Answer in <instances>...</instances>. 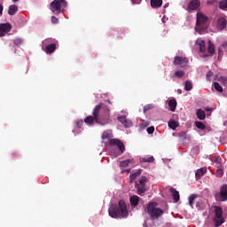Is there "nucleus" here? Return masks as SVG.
<instances>
[{
    "label": "nucleus",
    "mask_w": 227,
    "mask_h": 227,
    "mask_svg": "<svg viewBox=\"0 0 227 227\" xmlns=\"http://www.w3.org/2000/svg\"><path fill=\"white\" fill-rule=\"evenodd\" d=\"M108 214L114 219H123L129 217V210L125 200H121L118 205L112 204L108 208Z\"/></svg>",
    "instance_id": "f03ea898"
},
{
    "label": "nucleus",
    "mask_w": 227,
    "mask_h": 227,
    "mask_svg": "<svg viewBox=\"0 0 227 227\" xmlns=\"http://www.w3.org/2000/svg\"><path fill=\"white\" fill-rule=\"evenodd\" d=\"M66 6H67L66 0H53L50 4V10L55 15H59V13H61V12L65 10Z\"/></svg>",
    "instance_id": "20e7f679"
},
{
    "label": "nucleus",
    "mask_w": 227,
    "mask_h": 227,
    "mask_svg": "<svg viewBox=\"0 0 227 227\" xmlns=\"http://www.w3.org/2000/svg\"><path fill=\"white\" fill-rule=\"evenodd\" d=\"M197 20H196V27L195 31L200 35H202L203 32L207 29V23L208 22V17H207L203 12H197Z\"/></svg>",
    "instance_id": "7ed1b4c3"
},
{
    "label": "nucleus",
    "mask_w": 227,
    "mask_h": 227,
    "mask_svg": "<svg viewBox=\"0 0 227 227\" xmlns=\"http://www.w3.org/2000/svg\"><path fill=\"white\" fill-rule=\"evenodd\" d=\"M144 227H148V223L146 222L144 223L143 224Z\"/></svg>",
    "instance_id": "3c124183"
},
{
    "label": "nucleus",
    "mask_w": 227,
    "mask_h": 227,
    "mask_svg": "<svg viewBox=\"0 0 227 227\" xmlns=\"http://www.w3.org/2000/svg\"><path fill=\"white\" fill-rule=\"evenodd\" d=\"M83 123L84 122L82 121V120H80L76 122V126L78 127V129H82Z\"/></svg>",
    "instance_id": "a18cd8bd"
},
{
    "label": "nucleus",
    "mask_w": 227,
    "mask_h": 227,
    "mask_svg": "<svg viewBox=\"0 0 227 227\" xmlns=\"http://www.w3.org/2000/svg\"><path fill=\"white\" fill-rule=\"evenodd\" d=\"M184 75H185V72L182 71V70H176L174 74L172 75L173 79H182V77H184Z\"/></svg>",
    "instance_id": "4be33fe9"
},
{
    "label": "nucleus",
    "mask_w": 227,
    "mask_h": 227,
    "mask_svg": "<svg viewBox=\"0 0 227 227\" xmlns=\"http://www.w3.org/2000/svg\"><path fill=\"white\" fill-rule=\"evenodd\" d=\"M0 15H3V4H0Z\"/></svg>",
    "instance_id": "09e8293b"
},
{
    "label": "nucleus",
    "mask_w": 227,
    "mask_h": 227,
    "mask_svg": "<svg viewBox=\"0 0 227 227\" xmlns=\"http://www.w3.org/2000/svg\"><path fill=\"white\" fill-rule=\"evenodd\" d=\"M147 213L151 216L152 220L154 221V219H159V217L164 214V210L160 207H156L155 204L151 202L147 206Z\"/></svg>",
    "instance_id": "39448f33"
},
{
    "label": "nucleus",
    "mask_w": 227,
    "mask_h": 227,
    "mask_svg": "<svg viewBox=\"0 0 227 227\" xmlns=\"http://www.w3.org/2000/svg\"><path fill=\"white\" fill-rule=\"evenodd\" d=\"M226 48H227V43H223L218 48V56H221V54H223V51H226Z\"/></svg>",
    "instance_id": "c756f323"
},
{
    "label": "nucleus",
    "mask_w": 227,
    "mask_h": 227,
    "mask_svg": "<svg viewBox=\"0 0 227 227\" xmlns=\"http://www.w3.org/2000/svg\"><path fill=\"white\" fill-rule=\"evenodd\" d=\"M168 127L172 129V130H175L178 127V122H176V121H169Z\"/></svg>",
    "instance_id": "2f4dec72"
},
{
    "label": "nucleus",
    "mask_w": 227,
    "mask_h": 227,
    "mask_svg": "<svg viewBox=\"0 0 227 227\" xmlns=\"http://www.w3.org/2000/svg\"><path fill=\"white\" fill-rule=\"evenodd\" d=\"M217 81H219V82L223 83V86H226V84H227V77L226 76H220L217 78Z\"/></svg>",
    "instance_id": "c9c22d12"
},
{
    "label": "nucleus",
    "mask_w": 227,
    "mask_h": 227,
    "mask_svg": "<svg viewBox=\"0 0 227 227\" xmlns=\"http://www.w3.org/2000/svg\"><path fill=\"white\" fill-rule=\"evenodd\" d=\"M137 171H141V169H137Z\"/></svg>",
    "instance_id": "052dcab7"
},
{
    "label": "nucleus",
    "mask_w": 227,
    "mask_h": 227,
    "mask_svg": "<svg viewBox=\"0 0 227 227\" xmlns=\"http://www.w3.org/2000/svg\"><path fill=\"white\" fill-rule=\"evenodd\" d=\"M207 52L209 55L205 54L204 58L215 54V45L210 40H208Z\"/></svg>",
    "instance_id": "4468645a"
},
{
    "label": "nucleus",
    "mask_w": 227,
    "mask_h": 227,
    "mask_svg": "<svg viewBox=\"0 0 227 227\" xmlns=\"http://www.w3.org/2000/svg\"><path fill=\"white\" fill-rule=\"evenodd\" d=\"M95 121V116H88L84 119V122L87 123V125H93V122Z\"/></svg>",
    "instance_id": "cd10ccee"
},
{
    "label": "nucleus",
    "mask_w": 227,
    "mask_h": 227,
    "mask_svg": "<svg viewBox=\"0 0 227 227\" xmlns=\"http://www.w3.org/2000/svg\"><path fill=\"white\" fill-rule=\"evenodd\" d=\"M179 93H182V90H179Z\"/></svg>",
    "instance_id": "bf43d9fd"
},
{
    "label": "nucleus",
    "mask_w": 227,
    "mask_h": 227,
    "mask_svg": "<svg viewBox=\"0 0 227 227\" xmlns=\"http://www.w3.org/2000/svg\"><path fill=\"white\" fill-rule=\"evenodd\" d=\"M179 137H187V133H185V132H181V133L179 134Z\"/></svg>",
    "instance_id": "de8ad7c7"
},
{
    "label": "nucleus",
    "mask_w": 227,
    "mask_h": 227,
    "mask_svg": "<svg viewBox=\"0 0 227 227\" xmlns=\"http://www.w3.org/2000/svg\"><path fill=\"white\" fill-rule=\"evenodd\" d=\"M197 171H207V168H198Z\"/></svg>",
    "instance_id": "8fccbe9b"
},
{
    "label": "nucleus",
    "mask_w": 227,
    "mask_h": 227,
    "mask_svg": "<svg viewBox=\"0 0 227 227\" xmlns=\"http://www.w3.org/2000/svg\"><path fill=\"white\" fill-rule=\"evenodd\" d=\"M162 6V0H151V7L154 10Z\"/></svg>",
    "instance_id": "6ab92c4d"
},
{
    "label": "nucleus",
    "mask_w": 227,
    "mask_h": 227,
    "mask_svg": "<svg viewBox=\"0 0 227 227\" xmlns=\"http://www.w3.org/2000/svg\"><path fill=\"white\" fill-rule=\"evenodd\" d=\"M12 31V24L2 23L0 24V36H5Z\"/></svg>",
    "instance_id": "9d476101"
},
{
    "label": "nucleus",
    "mask_w": 227,
    "mask_h": 227,
    "mask_svg": "<svg viewBox=\"0 0 227 227\" xmlns=\"http://www.w3.org/2000/svg\"><path fill=\"white\" fill-rule=\"evenodd\" d=\"M137 194H139L141 196V194H145V192H146V185L145 184H140L137 189Z\"/></svg>",
    "instance_id": "a878e982"
},
{
    "label": "nucleus",
    "mask_w": 227,
    "mask_h": 227,
    "mask_svg": "<svg viewBox=\"0 0 227 227\" xmlns=\"http://www.w3.org/2000/svg\"><path fill=\"white\" fill-rule=\"evenodd\" d=\"M107 103L111 104V100H106Z\"/></svg>",
    "instance_id": "6e6d98bb"
},
{
    "label": "nucleus",
    "mask_w": 227,
    "mask_h": 227,
    "mask_svg": "<svg viewBox=\"0 0 227 227\" xmlns=\"http://www.w3.org/2000/svg\"><path fill=\"white\" fill-rule=\"evenodd\" d=\"M56 51V43L48 44L45 47V52L46 54H52Z\"/></svg>",
    "instance_id": "aec40b11"
},
{
    "label": "nucleus",
    "mask_w": 227,
    "mask_h": 227,
    "mask_svg": "<svg viewBox=\"0 0 227 227\" xmlns=\"http://www.w3.org/2000/svg\"><path fill=\"white\" fill-rule=\"evenodd\" d=\"M23 42L24 41L22 40V38H19V37L13 40V43L16 47H20Z\"/></svg>",
    "instance_id": "72a5a7b5"
},
{
    "label": "nucleus",
    "mask_w": 227,
    "mask_h": 227,
    "mask_svg": "<svg viewBox=\"0 0 227 227\" xmlns=\"http://www.w3.org/2000/svg\"><path fill=\"white\" fill-rule=\"evenodd\" d=\"M185 91H191L192 90V82L187 80L184 83Z\"/></svg>",
    "instance_id": "c85d7f7f"
},
{
    "label": "nucleus",
    "mask_w": 227,
    "mask_h": 227,
    "mask_svg": "<svg viewBox=\"0 0 227 227\" xmlns=\"http://www.w3.org/2000/svg\"><path fill=\"white\" fill-rule=\"evenodd\" d=\"M201 6V2L200 0H192L188 4V10L190 12H194L195 10H198Z\"/></svg>",
    "instance_id": "f8f14e48"
},
{
    "label": "nucleus",
    "mask_w": 227,
    "mask_h": 227,
    "mask_svg": "<svg viewBox=\"0 0 227 227\" xmlns=\"http://www.w3.org/2000/svg\"><path fill=\"white\" fill-rule=\"evenodd\" d=\"M187 63H189V59L186 57L176 56L174 59L173 64L176 67H179V68H184V67H187Z\"/></svg>",
    "instance_id": "6e6552de"
},
{
    "label": "nucleus",
    "mask_w": 227,
    "mask_h": 227,
    "mask_svg": "<svg viewBox=\"0 0 227 227\" xmlns=\"http://www.w3.org/2000/svg\"><path fill=\"white\" fill-rule=\"evenodd\" d=\"M195 127H197V129H200V130H205V129H207V126L205 125V123L200 121H195Z\"/></svg>",
    "instance_id": "bb28decb"
},
{
    "label": "nucleus",
    "mask_w": 227,
    "mask_h": 227,
    "mask_svg": "<svg viewBox=\"0 0 227 227\" xmlns=\"http://www.w3.org/2000/svg\"><path fill=\"white\" fill-rule=\"evenodd\" d=\"M51 22L52 24H58V22H59V20H58L56 16H51Z\"/></svg>",
    "instance_id": "c03bdc74"
},
{
    "label": "nucleus",
    "mask_w": 227,
    "mask_h": 227,
    "mask_svg": "<svg viewBox=\"0 0 227 227\" xmlns=\"http://www.w3.org/2000/svg\"><path fill=\"white\" fill-rule=\"evenodd\" d=\"M17 1H19V0H12L13 3H17Z\"/></svg>",
    "instance_id": "5fc2aeb1"
},
{
    "label": "nucleus",
    "mask_w": 227,
    "mask_h": 227,
    "mask_svg": "<svg viewBox=\"0 0 227 227\" xmlns=\"http://www.w3.org/2000/svg\"><path fill=\"white\" fill-rule=\"evenodd\" d=\"M227 20L226 16H222L217 20V27L219 29H226Z\"/></svg>",
    "instance_id": "ddd939ff"
},
{
    "label": "nucleus",
    "mask_w": 227,
    "mask_h": 227,
    "mask_svg": "<svg viewBox=\"0 0 227 227\" xmlns=\"http://www.w3.org/2000/svg\"><path fill=\"white\" fill-rule=\"evenodd\" d=\"M148 125H149L148 123H145V127H148Z\"/></svg>",
    "instance_id": "4d7b16f0"
},
{
    "label": "nucleus",
    "mask_w": 227,
    "mask_h": 227,
    "mask_svg": "<svg viewBox=\"0 0 227 227\" xmlns=\"http://www.w3.org/2000/svg\"><path fill=\"white\" fill-rule=\"evenodd\" d=\"M213 84H214L215 90H216V91H219V93H223V91H224L223 89V86H221V84H219V82H215Z\"/></svg>",
    "instance_id": "7c9ffc66"
},
{
    "label": "nucleus",
    "mask_w": 227,
    "mask_h": 227,
    "mask_svg": "<svg viewBox=\"0 0 227 227\" xmlns=\"http://www.w3.org/2000/svg\"><path fill=\"white\" fill-rule=\"evenodd\" d=\"M196 44L200 47V52H201L202 54H205V52H207V44L205 41L198 39L196 41Z\"/></svg>",
    "instance_id": "dca6fc26"
},
{
    "label": "nucleus",
    "mask_w": 227,
    "mask_h": 227,
    "mask_svg": "<svg viewBox=\"0 0 227 227\" xmlns=\"http://www.w3.org/2000/svg\"><path fill=\"white\" fill-rule=\"evenodd\" d=\"M103 139H111V133L109 131H105L102 135Z\"/></svg>",
    "instance_id": "4c0bfd02"
},
{
    "label": "nucleus",
    "mask_w": 227,
    "mask_h": 227,
    "mask_svg": "<svg viewBox=\"0 0 227 227\" xmlns=\"http://www.w3.org/2000/svg\"><path fill=\"white\" fill-rule=\"evenodd\" d=\"M147 111H150V105L144 106V113H147Z\"/></svg>",
    "instance_id": "49530a36"
},
{
    "label": "nucleus",
    "mask_w": 227,
    "mask_h": 227,
    "mask_svg": "<svg viewBox=\"0 0 227 227\" xmlns=\"http://www.w3.org/2000/svg\"><path fill=\"white\" fill-rule=\"evenodd\" d=\"M213 175H215L216 176L221 178V176H223V175H224V172H223V171H216V172L213 173Z\"/></svg>",
    "instance_id": "37998d69"
},
{
    "label": "nucleus",
    "mask_w": 227,
    "mask_h": 227,
    "mask_svg": "<svg viewBox=\"0 0 227 227\" xmlns=\"http://www.w3.org/2000/svg\"><path fill=\"white\" fill-rule=\"evenodd\" d=\"M216 171H222V169L221 168H217Z\"/></svg>",
    "instance_id": "13d9d810"
},
{
    "label": "nucleus",
    "mask_w": 227,
    "mask_h": 227,
    "mask_svg": "<svg viewBox=\"0 0 227 227\" xmlns=\"http://www.w3.org/2000/svg\"><path fill=\"white\" fill-rule=\"evenodd\" d=\"M215 201L224 202L227 201V184L221 186L219 192L215 194Z\"/></svg>",
    "instance_id": "0eeeda50"
},
{
    "label": "nucleus",
    "mask_w": 227,
    "mask_h": 227,
    "mask_svg": "<svg viewBox=\"0 0 227 227\" xmlns=\"http://www.w3.org/2000/svg\"><path fill=\"white\" fill-rule=\"evenodd\" d=\"M140 185H146V176H141L139 179Z\"/></svg>",
    "instance_id": "58836bf2"
},
{
    "label": "nucleus",
    "mask_w": 227,
    "mask_h": 227,
    "mask_svg": "<svg viewBox=\"0 0 227 227\" xmlns=\"http://www.w3.org/2000/svg\"><path fill=\"white\" fill-rule=\"evenodd\" d=\"M205 173H207V171H197L195 173L196 179L200 180L201 178V176H203V175H205Z\"/></svg>",
    "instance_id": "e433bc0d"
},
{
    "label": "nucleus",
    "mask_w": 227,
    "mask_h": 227,
    "mask_svg": "<svg viewBox=\"0 0 227 227\" xmlns=\"http://www.w3.org/2000/svg\"><path fill=\"white\" fill-rule=\"evenodd\" d=\"M206 111H207V112L212 111V108L207 107V108H206Z\"/></svg>",
    "instance_id": "603ef678"
},
{
    "label": "nucleus",
    "mask_w": 227,
    "mask_h": 227,
    "mask_svg": "<svg viewBox=\"0 0 227 227\" xmlns=\"http://www.w3.org/2000/svg\"><path fill=\"white\" fill-rule=\"evenodd\" d=\"M196 114L199 120H205V118H207V114L201 109H198Z\"/></svg>",
    "instance_id": "b1692460"
},
{
    "label": "nucleus",
    "mask_w": 227,
    "mask_h": 227,
    "mask_svg": "<svg viewBox=\"0 0 227 227\" xmlns=\"http://www.w3.org/2000/svg\"><path fill=\"white\" fill-rule=\"evenodd\" d=\"M117 120H118V121L122 123V125H124V127H126V128L132 127V121H129L127 119V116H125V115L118 117Z\"/></svg>",
    "instance_id": "2eb2a0df"
},
{
    "label": "nucleus",
    "mask_w": 227,
    "mask_h": 227,
    "mask_svg": "<svg viewBox=\"0 0 227 227\" xmlns=\"http://www.w3.org/2000/svg\"><path fill=\"white\" fill-rule=\"evenodd\" d=\"M129 164H134V159H129L120 162L121 168H128Z\"/></svg>",
    "instance_id": "393cba45"
},
{
    "label": "nucleus",
    "mask_w": 227,
    "mask_h": 227,
    "mask_svg": "<svg viewBox=\"0 0 227 227\" xmlns=\"http://www.w3.org/2000/svg\"><path fill=\"white\" fill-rule=\"evenodd\" d=\"M169 191L173 196L175 203H178V201H180V192H178V191L173 187H171Z\"/></svg>",
    "instance_id": "f3484780"
},
{
    "label": "nucleus",
    "mask_w": 227,
    "mask_h": 227,
    "mask_svg": "<svg viewBox=\"0 0 227 227\" xmlns=\"http://www.w3.org/2000/svg\"><path fill=\"white\" fill-rule=\"evenodd\" d=\"M129 203L131 207H137L139 205V197L137 195H133L129 199Z\"/></svg>",
    "instance_id": "a211bd4d"
},
{
    "label": "nucleus",
    "mask_w": 227,
    "mask_h": 227,
    "mask_svg": "<svg viewBox=\"0 0 227 227\" xmlns=\"http://www.w3.org/2000/svg\"><path fill=\"white\" fill-rule=\"evenodd\" d=\"M111 110L107 106L104 105V103H100L99 105L96 106L92 115L95 118V122L98 123L99 125H107L109 123V116H110Z\"/></svg>",
    "instance_id": "f257e3e1"
},
{
    "label": "nucleus",
    "mask_w": 227,
    "mask_h": 227,
    "mask_svg": "<svg viewBox=\"0 0 227 227\" xmlns=\"http://www.w3.org/2000/svg\"><path fill=\"white\" fill-rule=\"evenodd\" d=\"M214 75V73L212 72V71H208L207 73V75H206V77H207V81H212V76Z\"/></svg>",
    "instance_id": "ea45409f"
},
{
    "label": "nucleus",
    "mask_w": 227,
    "mask_h": 227,
    "mask_svg": "<svg viewBox=\"0 0 227 227\" xmlns=\"http://www.w3.org/2000/svg\"><path fill=\"white\" fill-rule=\"evenodd\" d=\"M196 198H198V195L197 194H192L190 197H189V205L190 207H192V205H194V200H196Z\"/></svg>",
    "instance_id": "473e14b6"
},
{
    "label": "nucleus",
    "mask_w": 227,
    "mask_h": 227,
    "mask_svg": "<svg viewBox=\"0 0 227 227\" xmlns=\"http://www.w3.org/2000/svg\"><path fill=\"white\" fill-rule=\"evenodd\" d=\"M214 223L215 227H219L223 223H224V218L223 217V207L219 206H215Z\"/></svg>",
    "instance_id": "423d86ee"
},
{
    "label": "nucleus",
    "mask_w": 227,
    "mask_h": 227,
    "mask_svg": "<svg viewBox=\"0 0 227 227\" xmlns=\"http://www.w3.org/2000/svg\"><path fill=\"white\" fill-rule=\"evenodd\" d=\"M168 107H169V110L172 111V113H175V111H176V100L169 99Z\"/></svg>",
    "instance_id": "412c9836"
},
{
    "label": "nucleus",
    "mask_w": 227,
    "mask_h": 227,
    "mask_svg": "<svg viewBox=\"0 0 227 227\" xmlns=\"http://www.w3.org/2000/svg\"><path fill=\"white\" fill-rule=\"evenodd\" d=\"M215 162H219V159H215Z\"/></svg>",
    "instance_id": "864d4df0"
},
{
    "label": "nucleus",
    "mask_w": 227,
    "mask_h": 227,
    "mask_svg": "<svg viewBox=\"0 0 227 227\" xmlns=\"http://www.w3.org/2000/svg\"><path fill=\"white\" fill-rule=\"evenodd\" d=\"M109 143L112 146H118L120 152L117 155H121L125 153V145L120 139L113 138L110 139Z\"/></svg>",
    "instance_id": "1a4fd4ad"
},
{
    "label": "nucleus",
    "mask_w": 227,
    "mask_h": 227,
    "mask_svg": "<svg viewBox=\"0 0 227 227\" xmlns=\"http://www.w3.org/2000/svg\"><path fill=\"white\" fill-rule=\"evenodd\" d=\"M153 132H155V127L151 126V127L147 128L148 134H153Z\"/></svg>",
    "instance_id": "a19ab883"
},
{
    "label": "nucleus",
    "mask_w": 227,
    "mask_h": 227,
    "mask_svg": "<svg viewBox=\"0 0 227 227\" xmlns=\"http://www.w3.org/2000/svg\"><path fill=\"white\" fill-rule=\"evenodd\" d=\"M220 10H226L227 8V0H222L219 4Z\"/></svg>",
    "instance_id": "f704fd0d"
},
{
    "label": "nucleus",
    "mask_w": 227,
    "mask_h": 227,
    "mask_svg": "<svg viewBox=\"0 0 227 227\" xmlns=\"http://www.w3.org/2000/svg\"><path fill=\"white\" fill-rule=\"evenodd\" d=\"M19 12V6L12 4L9 7L8 13L10 15H15Z\"/></svg>",
    "instance_id": "5701e85b"
},
{
    "label": "nucleus",
    "mask_w": 227,
    "mask_h": 227,
    "mask_svg": "<svg viewBox=\"0 0 227 227\" xmlns=\"http://www.w3.org/2000/svg\"><path fill=\"white\" fill-rule=\"evenodd\" d=\"M138 175H141V172L134 173L130 176V180H136V177L138 176Z\"/></svg>",
    "instance_id": "79ce46f5"
},
{
    "label": "nucleus",
    "mask_w": 227,
    "mask_h": 227,
    "mask_svg": "<svg viewBox=\"0 0 227 227\" xmlns=\"http://www.w3.org/2000/svg\"><path fill=\"white\" fill-rule=\"evenodd\" d=\"M155 162V158L153 156H145L140 158V164L144 168H146L148 164H153Z\"/></svg>",
    "instance_id": "9b49d317"
}]
</instances>
